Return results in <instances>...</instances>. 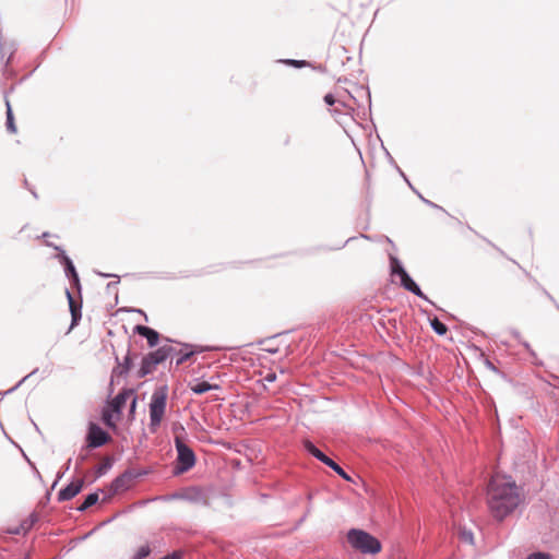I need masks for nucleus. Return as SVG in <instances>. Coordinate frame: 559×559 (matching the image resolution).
<instances>
[{"mask_svg": "<svg viewBox=\"0 0 559 559\" xmlns=\"http://www.w3.org/2000/svg\"><path fill=\"white\" fill-rule=\"evenodd\" d=\"M520 502V489L511 477L500 474L491 477L487 490V503L495 519L503 520L518 508Z\"/></svg>", "mask_w": 559, "mask_h": 559, "instance_id": "nucleus-1", "label": "nucleus"}, {"mask_svg": "<svg viewBox=\"0 0 559 559\" xmlns=\"http://www.w3.org/2000/svg\"><path fill=\"white\" fill-rule=\"evenodd\" d=\"M168 389L166 385L154 390L150 403V429L156 431L159 427L166 412Z\"/></svg>", "mask_w": 559, "mask_h": 559, "instance_id": "nucleus-2", "label": "nucleus"}, {"mask_svg": "<svg viewBox=\"0 0 559 559\" xmlns=\"http://www.w3.org/2000/svg\"><path fill=\"white\" fill-rule=\"evenodd\" d=\"M134 395L133 390L124 389L112 399L103 411V421L110 428H116L117 421L121 418V411L128 399Z\"/></svg>", "mask_w": 559, "mask_h": 559, "instance_id": "nucleus-3", "label": "nucleus"}, {"mask_svg": "<svg viewBox=\"0 0 559 559\" xmlns=\"http://www.w3.org/2000/svg\"><path fill=\"white\" fill-rule=\"evenodd\" d=\"M348 543L353 548L364 554H378L381 551V543L379 539L361 530H350L347 534Z\"/></svg>", "mask_w": 559, "mask_h": 559, "instance_id": "nucleus-4", "label": "nucleus"}, {"mask_svg": "<svg viewBox=\"0 0 559 559\" xmlns=\"http://www.w3.org/2000/svg\"><path fill=\"white\" fill-rule=\"evenodd\" d=\"M173 352L174 348L171 346H162L158 349L147 354L142 359L141 368L139 370L140 377L152 373L156 369V366L165 361Z\"/></svg>", "mask_w": 559, "mask_h": 559, "instance_id": "nucleus-5", "label": "nucleus"}, {"mask_svg": "<svg viewBox=\"0 0 559 559\" xmlns=\"http://www.w3.org/2000/svg\"><path fill=\"white\" fill-rule=\"evenodd\" d=\"M177 450V462L179 472L183 473L192 468L195 464V455L192 449L183 441L180 436L175 437Z\"/></svg>", "mask_w": 559, "mask_h": 559, "instance_id": "nucleus-6", "label": "nucleus"}, {"mask_svg": "<svg viewBox=\"0 0 559 559\" xmlns=\"http://www.w3.org/2000/svg\"><path fill=\"white\" fill-rule=\"evenodd\" d=\"M110 436L96 424H90L87 443L90 448H98L107 443Z\"/></svg>", "mask_w": 559, "mask_h": 559, "instance_id": "nucleus-7", "label": "nucleus"}, {"mask_svg": "<svg viewBox=\"0 0 559 559\" xmlns=\"http://www.w3.org/2000/svg\"><path fill=\"white\" fill-rule=\"evenodd\" d=\"M83 485L84 481L80 478L71 481L66 488L59 491L58 499L60 501L71 500L82 490Z\"/></svg>", "mask_w": 559, "mask_h": 559, "instance_id": "nucleus-8", "label": "nucleus"}, {"mask_svg": "<svg viewBox=\"0 0 559 559\" xmlns=\"http://www.w3.org/2000/svg\"><path fill=\"white\" fill-rule=\"evenodd\" d=\"M133 481V475L131 473H123L121 476L117 477L112 484L111 488L115 493L127 490Z\"/></svg>", "mask_w": 559, "mask_h": 559, "instance_id": "nucleus-9", "label": "nucleus"}, {"mask_svg": "<svg viewBox=\"0 0 559 559\" xmlns=\"http://www.w3.org/2000/svg\"><path fill=\"white\" fill-rule=\"evenodd\" d=\"M134 331L139 335L145 337L151 347L155 346L158 343L159 334L155 330L145 325H136Z\"/></svg>", "mask_w": 559, "mask_h": 559, "instance_id": "nucleus-10", "label": "nucleus"}, {"mask_svg": "<svg viewBox=\"0 0 559 559\" xmlns=\"http://www.w3.org/2000/svg\"><path fill=\"white\" fill-rule=\"evenodd\" d=\"M66 294H67V297L69 300V307H70L71 317H72L71 328H73L74 325L78 324L79 320L81 319L82 306H81V304H79L74 300L73 296L71 295V293L69 290H66Z\"/></svg>", "mask_w": 559, "mask_h": 559, "instance_id": "nucleus-11", "label": "nucleus"}, {"mask_svg": "<svg viewBox=\"0 0 559 559\" xmlns=\"http://www.w3.org/2000/svg\"><path fill=\"white\" fill-rule=\"evenodd\" d=\"M189 388L190 390L195 393V394H203L207 391H211V390H218L219 389V385L217 384H211L206 381H197V382H191L189 383Z\"/></svg>", "mask_w": 559, "mask_h": 559, "instance_id": "nucleus-12", "label": "nucleus"}, {"mask_svg": "<svg viewBox=\"0 0 559 559\" xmlns=\"http://www.w3.org/2000/svg\"><path fill=\"white\" fill-rule=\"evenodd\" d=\"M401 283L405 289L412 292L416 296L421 297V298L425 297L423 292L418 287V285L411 278V276L407 274V272H403V277H402Z\"/></svg>", "mask_w": 559, "mask_h": 559, "instance_id": "nucleus-13", "label": "nucleus"}, {"mask_svg": "<svg viewBox=\"0 0 559 559\" xmlns=\"http://www.w3.org/2000/svg\"><path fill=\"white\" fill-rule=\"evenodd\" d=\"M305 449L312 454L314 457H317L319 461L328 465V462L331 461L330 457H328L323 452H321L312 442L309 440H306L304 442Z\"/></svg>", "mask_w": 559, "mask_h": 559, "instance_id": "nucleus-14", "label": "nucleus"}, {"mask_svg": "<svg viewBox=\"0 0 559 559\" xmlns=\"http://www.w3.org/2000/svg\"><path fill=\"white\" fill-rule=\"evenodd\" d=\"M7 129L11 133H16V126L14 122L13 112H12L9 102H7Z\"/></svg>", "mask_w": 559, "mask_h": 559, "instance_id": "nucleus-15", "label": "nucleus"}, {"mask_svg": "<svg viewBox=\"0 0 559 559\" xmlns=\"http://www.w3.org/2000/svg\"><path fill=\"white\" fill-rule=\"evenodd\" d=\"M98 501V495L97 493H90L84 502L79 507L80 511H84L88 509L90 507L94 506Z\"/></svg>", "mask_w": 559, "mask_h": 559, "instance_id": "nucleus-16", "label": "nucleus"}, {"mask_svg": "<svg viewBox=\"0 0 559 559\" xmlns=\"http://www.w3.org/2000/svg\"><path fill=\"white\" fill-rule=\"evenodd\" d=\"M431 326H432L433 331L439 335H444L448 331L447 325L444 323H442L440 320H438L437 318H435L431 321Z\"/></svg>", "mask_w": 559, "mask_h": 559, "instance_id": "nucleus-17", "label": "nucleus"}, {"mask_svg": "<svg viewBox=\"0 0 559 559\" xmlns=\"http://www.w3.org/2000/svg\"><path fill=\"white\" fill-rule=\"evenodd\" d=\"M328 466H330L335 473H337L342 478L349 480V476L345 473V471L336 464L333 460L328 462Z\"/></svg>", "mask_w": 559, "mask_h": 559, "instance_id": "nucleus-18", "label": "nucleus"}, {"mask_svg": "<svg viewBox=\"0 0 559 559\" xmlns=\"http://www.w3.org/2000/svg\"><path fill=\"white\" fill-rule=\"evenodd\" d=\"M150 552H151V549H150L148 545H143L138 549L134 558L135 559H144L150 555Z\"/></svg>", "mask_w": 559, "mask_h": 559, "instance_id": "nucleus-19", "label": "nucleus"}, {"mask_svg": "<svg viewBox=\"0 0 559 559\" xmlns=\"http://www.w3.org/2000/svg\"><path fill=\"white\" fill-rule=\"evenodd\" d=\"M66 270H67L68 274H70L73 277V280L78 283L79 282L78 273L75 271L74 265L72 264V262L69 259H67Z\"/></svg>", "mask_w": 559, "mask_h": 559, "instance_id": "nucleus-20", "label": "nucleus"}, {"mask_svg": "<svg viewBox=\"0 0 559 559\" xmlns=\"http://www.w3.org/2000/svg\"><path fill=\"white\" fill-rule=\"evenodd\" d=\"M283 62L285 64L293 66L296 68H304V67L308 66L307 61H304V60L287 59V60H283Z\"/></svg>", "mask_w": 559, "mask_h": 559, "instance_id": "nucleus-21", "label": "nucleus"}, {"mask_svg": "<svg viewBox=\"0 0 559 559\" xmlns=\"http://www.w3.org/2000/svg\"><path fill=\"white\" fill-rule=\"evenodd\" d=\"M193 355V350H189V352H186L183 353L178 359H177V365H181L183 364L186 360H188L191 356Z\"/></svg>", "mask_w": 559, "mask_h": 559, "instance_id": "nucleus-22", "label": "nucleus"}, {"mask_svg": "<svg viewBox=\"0 0 559 559\" xmlns=\"http://www.w3.org/2000/svg\"><path fill=\"white\" fill-rule=\"evenodd\" d=\"M527 559H551V557L545 552H535L530 555Z\"/></svg>", "mask_w": 559, "mask_h": 559, "instance_id": "nucleus-23", "label": "nucleus"}, {"mask_svg": "<svg viewBox=\"0 0 559 559\" xmlns=\"http://www.w3.org/2000/svg\"><path fill=\"white\" fill-rule=\"evenodd\" d=\"M276 380V373L273 372V371H270L267 372L264 378H263V381L265 382H269V383H272Z\"/></svg>", "mask_w": 559, "mask_h": 559, "instance_id": "nucleus-24", "label": "nucleus"}, {"mask_svg": "<svg viewBox=\"0 0 559 559\" xmlns=\"http://www.w3.org/2000/svg\"><path fill=\"white\" fill-rule=\"evenodd\" d=\"M324 102L329 105V106H332L335 104V98L332 94H326L324 96Z\"/></svg>", "mask_w": 559, "mask_h": 559, "instance_id": "nucleus-25", "label": "nucleus"}, {"mask_svg": "<svg viewBox=\"0 0 559 559\" xmlns=\"http://www.w3.org/2000/svg\"><path fill=\"white\" fill-rule=\"evenodd\" d=\"M393 272L399 274L400 277L402 278L403 277V272H406L402 266L397 265L396 267L393 269Z\"/></svg>", "mask_w": 559, "mask_h": 559, "instance_id": "nucleus-26", "label": "nucleus"}, {"mask_svg": "<svg viewBox=\"0 0 559 559\" xmlns=\"http://www.w3.org/2000/svg\"><path fill=\"white\" fill-rule=\"evenodd\" d=\"M393 272L399 274L400 277L402 278L403 277V272H406L402 266L397 265L396 267L393 269Z\"/></svg>", "mask_w": 559, "mask_h": 559, "instance_id": "nucleus-27", "label": "nucleus"}, {"mask_svg": "<svg viewBox=\"0 0 559 559\" xmlns=\"http://www.w3.org/2000/svg\"><path fill=\"white\" fill-rule=\"evenodd\" d=\"M135 407H136V397H135V396H132V402H131V405H130V412H131V414H133V413H134Z\"/></svg>", "mask_w": 559, "mask_h": 559, "instance_id": "nucleus-28", "label": "nucleus"}]
</instances>
